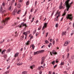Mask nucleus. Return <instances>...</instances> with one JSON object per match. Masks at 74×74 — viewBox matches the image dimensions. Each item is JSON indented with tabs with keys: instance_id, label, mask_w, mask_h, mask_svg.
<instances>
[{
	"instance_id": "1",
	"label": "nucleus",
	"mask_w": 74,
	"mask_h": 74,
	"mask_svg": "<svg viewBox=\"0 0 74 74\" xmlns=\"http://www.w3.org/2000/svg\"><path fill=\"white\" fill-rule=\"evenodd\" d=\"M70 1V0H67L65 3V4H64V5H66V7L67 8V11H69V8H70V7L71 6V5L72 4V2H71L70 4H69V1Z\"/></svg>"
},
{
	"instance_id": "2",
	"label": "nucleus",
	"mask_w": 74,
	"mask_h": 74,
	"mask_svg": "<svg viewBox=\"0 0 74 74\" xmlns=\"http://www.w3.org/2000/svg\"><path fill=\"white\" fill-rule=\"evenodd\" d=\"M66 19L67 20L68 19L71 20V21H73V16H72V15L70 14H69L68 15H67L66 17Z\"/></svg>"
},
{
	"instance_id": "3",
	"label": "nucleus",
	"mask_w": 74,
	"mask_h": 74,
	"mask_svg": "<svg viewBox=\"0 0 74 74\" xmlns=\"http://www.w3.org/2000/svg\"><path fill=\"white\" fill-rule=\"evenodd\" d=\"M10 18L8 17H6L5 20H3L2 21V23L3 25H5V23L7 24V21L9 20Z\"/></svg>"
},
{
	"instance_id": "4",
	"label": "nucleus",
	"mask_w": 74,
	"mask_h": 74,
	"mask_svg": "<svg viewBox=\"0 0 74 74\" xmlns=\"http://www.w3.org/2000/svg\"><path fill=\"white\" fill-rule=\"evenodd\" d=\"M44 52V50H42L36 52H34V55H37V54H38V53H42L43 52Z\"/></svg>"
},
{
	"instance_id": "5",
	"label": "nucleus",
	"mask_w": 74,
	"mask_h": 74,
	"mask_svg": "<svg viewBox=\"0 0 74 74\" xmlns=\"http://www.w3.org/2000/svg\"><path fill=\"white\" fill-rule=\"evenodd\" d=\"M70 41L66 40L65 42L64 45V46H67V45H69V44H70Z\"/></svg>"
},
{
	"instance_id": "6",
	"label": "nucleus",
	"mask_w": 74,
	"mask_h": 74,
	"mask_svg": "<svg viewBox=\"0 0 74 74\" xmlns=\"http://www.w3.org/2000/svg\"><path fill=\"white\" fill-rule=\"evenodd\" d=\"M50 54L51 55V56H52L53 55H53H57V53H56L55 50H53L52 52H50Z\"/></svg>"
},
{
	"instance_id": "7",
	"label": "nucleus",
	"mask_w": 74,
	"mask_h": 74,
	"mask_svg": "<svg viewBox=\"0 0 74 74\" xmlns=\"http://www.w3.org/2000/svg\"><path fill=\"white\" fill-rule=\"evenodd\" d=\"M47 25H48V23H45L44 24V25L43 26L42 30H44L45 28H47Z\"/></svg>"
},
{
	"instance_id": "8",
	"label": "nucleus",
	"mask_w": 74,
	"mask_h": 74,
	"mask_svg": "<svg viewBox=\"0 0 74 74\" xmlns=\"http://www.w3.org/2000/svg\"><path fill=\"white\" fill-rule=\"evenodd\" d=\"M23 26H25V28H26L27 27V25H26V24H24L23 23H22L21 24V25L19 26L20 27H22Z\"/></svg>"
},
{
	"instance_id": "9",
	"label": "nucleus",
	"mask_w": 74,
	"mask_h": 74,
	"mask_svg": "<svg viewBox=\"0 0 74 74\" xmlns=\"http://www.w3.org/2000/svg\"><path fill=\"white\" fill-rule=\"evenodd\" d=\"M0 10L1 12H2V14H3V13H4L5 12H6L5 10L3 9V8H2V6H1V7Z\"/></svg>"
},
{
	"instance_id": "10",
	"label": "nucleus",
	"mask_w": 74,
	"mask_h": 74,
	"mask_svg": "<svg viewBox=\"0 0 74 74\" xmlns=\"http://www.w3.org/2000/svg\"><path fill=\"white\" fill-rule=\"evenodd\" d=\"M62 4H63L62 3H61V4L59 8L60 9H64V7H63V6H62Z\"/></svg>"
},
{
	"instance_id": "11",
	"label": "nucleus",
	"mask_w": 74,
	"mask_h": 74,
	"mask_svg": "<svg viewBox=\"0 0 74 74\" xmlns=\"http://www.w3.org/2000/svg\"><path fill=\"white\" fill-rule=\"evenodd\" d=\"M18 55H19V53H17L14 55V56L15 58H16L18 56Z\"/></svg>"
},
{
	"instance_id": "12",
	"label": "nucleus",
	"mask_w": 74,
	"mask_h": 74,
	"mask_svg": "<svg viewBox=\"0 0 74 74\" xmlns=\"http://www.w3.org/2000/svg\"><path fill=\"white\" fill-rule=\"evenodd\" d=\"M42 62L41 63V64H42L43 63H44V58L43 57L42 58Z\"/></svg>"
},
{
	"instance_id": "13",
	"label": "nucleus",
	"mask_w": 74,
	"mask_h": 74,
	"mask_svg": "<svg viewBox=\"0 0 74 74\" xmlns=\"http://www.w3.org/2000/svg\"><path fill=\"white\" fill-rule=\"evenodd\" d=\"M12 10H13V8L12 6H10L8 9V10L10 11H11Z\"/></svg>"
},
{
	"instance_id": "14",
	"label": "nucleus",
	"mask_w": 74,
	"mask_h": 74,
	"mask_svg": "<svg viewBox=\"0 0 74 74\" xmlns=\"http://www.w3.org/2000/svg\"><path fill=\"white\" fill-rule=\"evenodd\" d=\"M30 44V41H28L27 42L25 43L26 45H29Z\"/></svg>"
},
{
	"instance_id": "15",
	"label": "nucleus",
	"mask_w": 74,
	"mask_h": 74,
	"mask_svg": "<svg viewBox=\"0 0 74 74\" xmlns=\"http://www.w3.org/2000/svg\"><path fill=\"white\" fill-rule=\"evenodd\" d=\"M17 11L16 10H14L13 12V15H15V13Z\"/></svg>"
},
{
	"instance_id": "16",
	"label": "nucleus",
	"mask_w": 74,
	"mask_h": 74,
	"mask_svg": "<svg viewBox=\"0 0 74 74\" xmlns=\"http://www.w3.org/2000/svg\"><path fill=\"white\" fill-rule=\"evenodd\" d=\"M66 32H62V36H63V35H66Z\"/></svg>"
},
{
	"instance_id": "17",
	"label": "nucleus",
	"mask_w": 74,
	"mask_h": 74,
	"mask_svg": "<svg viewBox=\"0 0 74 74\" xmlns=\"http://www.w3.org/2000/svg\"><path fill=\"white\" fill-rule=\"evenodd\" d=\"M51 46H52V43H50L48 45V46L49 48H50V47H51Z\"/></svg>"
},
{
	"instance_id": "18",
	"label": "nucleus",
	"mask_w": 74,
	"mask_h": 74,
	"mask_svg": "<svg viewBox=\"0 0 74 74\" xmlns=\"http://www.w3.org/2000/svg\"><path fill=\"white\" fill-rule=\"evenodd\" d=\"M35 67V65H33L30 66L31 69H33V68H34Z\"/></svg>"
},
{
	"instance_id": "19",
	"label": "nucleus",
	"mask_w": 74,
	"mask_h": 74,
	"mask_svg": "<svg viewBox=\"0 0 74 74\" xmlns=\"http://www.w3.org/2000/svg\"><path fill=\"white\" fill-rule=\"evenodd\" d=\"M29 1H28L27 2H26V5H29Z\"/></svg>"
},
{
	"instance_id": "20",
	"label": "nucleus",
	"mask_w": 74,
	"mask_h": 74,
	"mask_svg": "<svg viewBox=\"0 0 74 74\" xmlns=\"http://www.w3.org/2000/svg\"><path fill=\"white\" fill-rule=\"evenodd\" d=\"M6 51V50H4L2 52V54H4L5 53V52Z\"/></svg>"
},
{
	"instance_id": "21",
	"label": "nucleus",
	"mask_w": 74,
	"mask_h": 74,
	"mask_svg": "<svg viewBox=\"0 0 74 74\" xmlns=\"http://www.w3.org/2000/svg\"><path fill=\"white\" fill-rule=\"evenodd\" d=\"M20 39L21 40H23L24 39V36H22L20 37Z\"/></svg>"
},
{
	"instance_id": "22",
	"label": "nucleus",
	"mask_w": 74,
	"mask_h": 74,
	"mask_svg": "<svg viewBox=\"0 0 74 74\" xmlns=\"http://www.w3.org/2000/svg\"><path fill=\"white\" fill-rule=\"evenodd\" d=\"M21 62V59L20 58H18L17 59V62Z\"/></svg>"
},
{
	"instance_id": "23",
	"label": "nucleus",
	"mask_w": 74,
	"mask_h": 74,
	"mask_svg": "<svg viewBox=\"0 0 74 74\" xmlns=\"http://www.w3.org/2000/svg\"><path fill=\"white\" fill-rule=\"evenodd\" d=\"M69 49H70V48H69V47L67 48L66 49V51L67 52H69Z\"/></svg>"
},
{
	"instance_id": "24",
	"label": "nucleus",
	"mask_w": 74,
	"mask_h": 74,
	"mask_svg": "<svg viewBox=\"0 0 74 74\" xmlns=\"http://www.w3.org/2000/svg\"><path fill=\"white\" fill-rule=\"evenodd\" d=\"M27 74V72L24 71L22 73V74Z\"/></svg>"
},
{
	"instance_id": "25",
	"label": "nucleus",
	"mask_w": 74,
	"mask_h": 74,
	"mask_svg": "<svg viewBox=\"0 0 74 74\" xmlns=\"http://www.w3.org/2000/svg\"><path fill=\"white\" fill-rule=\"evenodd\" d=\"M23 34H24L25 36H27V32H24L23 33Z\"/></svg>"
},
{
	"instance_id": "26",
	"label": "nucleus",
	"mask_w": 74,
	"mask_h": 74,
	"mask_svg": "<svg viewBox=\"0 0 74 74\" xmlns=\"http://www.w3.org/2000/svg\"><path fill=\"white\" fill-rule=\"evenodd\" d=\"M3 57L5 58H7V55L6 54H5L3 56Z\"/></svg>"
},
{
	"instance_id": "27",
	"label": "nucleus",
	"mask_w": 74,
	"mask_h": 74,
	"mask_svg": "<svg viewBox=\"0 0 74 74\" xmlns=\"http://www.w3.org/2000/svg\"><path fill=\"white\" fill-rule=\"evenodd\" d=\"M64 62H61V64H60V65L61 66H62V65H64Z\"/></svg>"
},
{
	"instance_id": "28",
	"label": "nucleus",
	"mask_w": 74,
	"mask_h": 74,
	"mask_svg": "<svg viewBox=\"0 0 74 74\" xmlns=\"http://www.w3.org/2000/svg\"><path fill=\"white\" fill-rule=\"evenodd\" d=\"M41 26H42L41 25L40 27H39L38 29V30H40L41 29Z\"/></svg>"
},
{
	"instance_id": "29",
	"label": "nucleus",
	"mask_w": 74,
	"mask_h": 74,
	"mask_svg": "<svg viewBox=\"0 0 74 74\" xmlns=\"http://www.w3.org/2000/svg\"><path fill=\"white\" fill-rule=\"evenodd\" d=\"M1 6L2 7V8H3V7H4V6H5V4H4V3H2V5Z\"/></svg>"
},
{
	"instance_id": "30",
	"label": "nucleus",
	"mask_w": 74,
	"mask_h": 74,
	"mask_svg": "<svg viewBox=\"0 0 74 74\" xmlns=\"http://www.w3.org/2000/svg\"><path fill=\"white\" fill-rule=\"evenodd\" d=\"M71 59L72 60H73L74 59V55H73L71 57Z\"/></svg>"
},
{
	"instance_id": "31",
	"label": "nucleus",
	"mask_w": 74,
	"mask_h": 74,
	"mask_svg": "<svg viewBox=\"0 0 74 74\" xmlns=\"http://www.w3.org/2000/svg\"><path fill=\"white\" fill-rule=\"evenodd\" d=\"M32 48L33 49H34V48H35V46L33 45H32Z\"/></svg>"
},
{
	"instance_id": "32",
	"label": "nucleus",
	"mask_w": 74,
	"mask_h": 74,
	"mask_svg": "<svg viewBox=\"0 0 74 74\" xmlns=\"http://www.w3.org/2000/svg\"><path fill=\"white\" fill-rule=\"evenodd\" d=\"M21 10H20L18 11V12L17 13V14H19L20 13H21Z\"/></svg>"
},
{
	"instance_id": "33",
	"label": "nucleus",
	"mask_w": 74,
	"mask_h": 74,
	"mask_svg": "<svg viewBox=\"0 0 74 74\" xmlns=\"http://www.w3.org/2000/svg\"><path fill=\"white\" fill-rule=\"evenodd\" d=\"M22 63H18L17 64V66H20L21 65H22Z\"/></svg>"
},
{
	"instance_id": "34",
	"label": "nucleus",
	"mask_w": 74,
	"mask_h": 74,
	"mask_svg": "<svg viewBox=\"0 0 74 74\" xmlns=\"http://www.w3.org/2000/svg\"><path fill=\"white\" fill-rule=\"evenodd\" d=\"M34 17L33 18H32V20L31 21V23H32L34 21Z\"/></svg>"
},
{
	"instance_id": "35",
	"label": "nucleus",
	"mask_w": 74,
	"mask_h": 74,
	"mask_svg": "<svg viewBox=\"0 0 74 74\" xmlns=\"http://www.w3.org/2000/svg\"><path fill=\"white\" fill-rule=\"evenodd\" d=\"M17 33V32H15L16 34L15 35V37H17V36H18V34H16Z\"/></svg>"
},
{
	"instance_id": "36",
	"label": "nucleus",
	"mask_w": 74,
	"mask_h": 74,
	"mask_svg": "<svg viewBox=\"0 0 74 74\" xmlns=\"http://www.w3.org/2000/svg\"><path fill=\"white\" fill-rule=\"evenodd\" d=\"M69 56H70V53H68L67 55V58H69Z\"/></svg>"
},
{
	"instance_id": "37",
	"label": "nucleus",
	"mask_w": 74,
	"mask_h": 74,
	"mask_svg": "<svg viewBox=\"0 0 74 74\" xmlns=\"http://www.w3.org/2000/svg\"><path fill=\"white\" fill-rule=\"evenodd\" d=\"M58 15V11L57 12V13H56V14H55L56 16L57 15Z\"/></svg>"
},
{
	"instance_id": "38",
	"label": "nucleus",
	"mask_w": 74,
	"mask_h": 74,
	"mask_svg": "<svg viewBox=\"0 0 74 74\" xmlns=\"http://www.w3.org/2000/svg\"><path fill=\"white\" fill-rule=\"evenodd\" d=\"M54 21H58V19L57 18H55Z\"/></svg>"
},
{
	"instance_id": "39",
	"label": "nucleus",
	"mask_w": 74,
	"mask_h": 74,
	"mask_svg": "<svg viewBox=\"0 0 74 74\" xmlns=\"http://www.w3.org/2000/svg\"><path fill=\"white\" fill-rule=\"evenodd\" d=\"M31 18H32V15H30L29 16V19H31Z\"/></svg>"
},
{
	"instance_id": "40",
	"label": "nucleus",
	"mask_w": 74,
	"mask_h": 74,
	"mask_svg": "<svg viewBox=\"0 0 74 74\" xmlns=\"http://www.w3.org/2000/svg\"><path fill=\"white\" fill-rule=\"evenodd\" d=\"M10 52V49H9L7 50V52Z\"/></svg>"
},
{
	"instance_id": "41",
	"label": "nucleus",
	"mask_w": 74,
	"mask_h": 74,
	"mask_svg": "<svg viewBox=\"0 0 74 74\" xmlns=\"http://www.w3.org/2000/svg\"><path fill=\"white\" fill-rule=\"evenodd\" d=\"M55 61H53V62H52V64L53 65L55 64Z\"/></svg>"
},
{
	"instance_id": "42",
	"label": "nucleus",
	"mask_w": 74,
	"mask_h": 74,
	"mask_svg": "<svg viewBox=\"0 0 74 74\" xmlns=\"http://www.w3.org/2000/svg\"><path fill=\"white\" fill-rule=\"evenodd\" d=\"M37 1H35V5H37Z\"/></svg>"
},
{
	"instance_id": "43",
	"label": "nucleus",
	"mask_w": 74,
	"mask_h": 74,
	"mask_svg": "<svg viewBox=\"0 0 74 74\" xmlns=\"http://www.w3.org/2000/svg\"><path fill=\"white\" fill-rule=\"evenodd\" d=\"M26 14H27V13L26 12V11L25 14L23 16V17H24L25 16H26Z\"/></svg>"
},
{
	"instance_id": "44",
	"label": "nucleus",
	"mask_w": 74,
	"mask_h": 74,
	"mask_svg": "<svg viewBox=\"0 0 74 74\" xmlns=\"http://www.w3.org/2000/svg\"><path fill=\"white\" fill-rule=\"evenodd\" d=\"M56 27H58V24H56Z\"/></svg>"
},
{
	"instance_id": "45",
	"label": "nucleus",
	"mask_w": 74,
	"mask_h": 74,
	"mask_svg": "<svg viewBox=\"0 0 74 74\" xmlns=\"http://www.w3.org/2000/svg\"><path fill=\"white\" fill-rule=\"evenodd\" d=\"M65 15H66V13H64L62 14V16H65Z\"/></svg>"
},
{
	"instance_id": "46",
	"label": "nucleus",
	"mask_w": 74,
	"mask_h": 74,
	"mask_svg": "<svg viewBox=\"0 0 74 74\" xmlns=\"http://www.w3.org/2000/svg\"><path fill=\"white\" fill-rule=\"evenodd\" d=\"M45 42H46V44H48L49 43V42L47 40L45 41Z\"/></svg>"
},
{
	"instance_id": "47",
	"label": "nucleus",
	"mask_w": 74,
	"mask_h": 74,
	"mask_svg": "<svg viewBox=\"0 0 74 74\" xmlns=\"http://www.w3.org/2000/svg\"><path fill=\"white\" fill-rule=\"evenodd\" d=\"M8 73H9V72H8V71H7L4 74H8Z\"/></svg>"
},
{
	"instance_id": "48",
	"label": "nucleus",
	"mask_w": 74,
	"mask_h": 74,
	"mask_svg": "<svg viewBox=\"0 0 74 74\" xmlns=\"http://www.w3.org/2000/svg\"><path fill=\"white\" fill-rule=\"evenodd\" d=\"M64 73L65 74H68L67 73V71H65L64 72Z\"/></svg>"
},
{
	"instance_id": "49",
	"label": "nucleus",
	"mask_w": 74,
	"mask_h": 74,
	"mask_svg": "<svg viewBox=\"0 0 74 74\" xmlns=\"http://www.w3.org/2000/svg\"><path fill=\"white\" fill-rule=\"evenodd\" d=\"M53 45H55V42L54 40H53Z\"/></svg>"
},
{
	"instance_id": "50",
	"label": "nucleus",
	"mask_w": 74,
	"mask_h": 74,
	"mask_svg": "<svg viewBox=\"0 0 74 74\" xmlns=\"http://www.w3.org/2000/svg\"><path fill=\"white\" fill-rule=\"evenodd\" d=\"M53 14H54V11L53 13H52L51 15V17H52V16H53Z\"/></svg>"
},
{
	"instance_id": "51",
	"label": "nucleus",
	"mask_w": 74,
	"mask_h": 74,
	"mask_svg": "<svg viewBox=\"0 0 74 74\" xmlns=\"http://www.w3.org/2000/svg\"><path fill=\"white\" fill-rule=\"evenodd\" d=\"M19 2L20 3H22V2H23V0H20L19 1Z\"/></svg>"
},
{
	"instance_id": "52",
	"label": "nucleus",
	"mask_w": 74,
	"mask_h": 74,
	"mask_svg": "<svg viewBox=\"0 0 74 74\" xmlns=\"http://www.w3.org/2000/svg\"><path fill=\"white\" fill-rule=\"evenodd\" d=\"M52 74V71H50L49 73V74Z\"/></svg>"
},
{
	"instance_id": "53",
	"label": "nucleus",
	"mask_w": 74,
	"mask_h": 74,
	"mask_svg": "<svg viewBox=\"0 0 74 74\" xmlns=\"http://www.w3.org/2000/svg\"><path fill=\"white\" fill-rule=\"evenodd\" d=\"M30 31H29L28 32H27V34H29V33H30Z\"/></svg>"
},
{
	"instance_id": "54",
	"label": "nucleus",
	"mask_w": 74,
	"mask_h": 74,
	"mask_svg": "<svg viewBox=\"0 0 74 74\" xmlns=\"http://www.w3.org/2000/svg\"><path fill=\"white\" fill-rule=\"evenodd\" d=\"M26 21V18H24L23 20V21L25 22V21Z\"/></svg>"
},
{
	"instance_id": "55",
	"label": "nucleus",
	"mask_w": 74,
	"mask_h": 74,
	"mask_svg": "<svg viewBox=\"0 0 74 74\" xmlns=\"http://www.w3.org/2000/svg\"><path fill=\"white\" fill-rule=\"evenodd\" d=\"M3 27L2 26H0V29H3Z\"/></svg>"
},
{
	"instance_id": "56",
	"label": "nucleus",
	"mask_w": 74,
	"mask_h": 74,
	"mask_svg": "<svg viewBox=\"0 0 74 74\" xmlns=\"http://www.w3.org/2000/svg\"><path fill=\"white\" fill-rule=\"evenodd\" d=\"M59 16H60V15H58V16H57V17H56L57 18V19H58V17H59Z\"/></svg>"
},
{
	"instance_id": "57",
	"label": "nucleus",
	"mask_w": 74,
	"mask_h": 74,
	"mask_svg": "<svg viewBox=\"0 0 74 74\" xmlns=\"http://www.w3.org/2000/svg\"><path fill=\"white\" fill-rule=\"evenodd\" d=\"M39 73H40V74H42V71H40Z\"/></svg>"
},
{
	"instance_id": "58",
	"label": "nucleus",
	"mask_w": 74,
	"mask_h": 74,
	"mask_svg": "<svg viewBox=\"0 0 74 74\" xmlns=\"http://www.w3.org/2000/svg\"><path fill=\"white\" fill-rule=\"evenodd\" d=\"M45 47V45H44L43 46H42L41 47V48H43L44 47Z\"/></svg>"
},
{
	"instance_id": "59",
	"label": "nucleus",
	"mask_w": 74,
	"mask_h": 74,
	"mask_svg": "<svg viewBox=\"0 0 74 74\" xmlns=\"http://www.w3.org/2000/svg\"><path fill=\"white\" fill-rule=\"evenodd\" d=\"M15 2V0H12V3H14V2Z\"/></svg>"
},
{
	"instance_id": "60",
	"label": "nucleus",
	"mask_w": 74,
	"mask_h": 74,
	"mask_svg": "<svg viewBox=\"0 0 74 74\" xmlns=\"http://www.w3.org/2000/svg\"><path fill=\"white\" fill-rule=\"evenodd\" d=\"M10 66H8L7 68V70H8V69H10Z\"/></svg>"
},
{
	"instance_id": "61",
	"label": "nucleus",
	"mask_w": 74,
	"mask_h": 74,
	"mask_svg": "<svg viewBox=\"0 0 74 74\" xmlns=\"http://www.w3.org/2000/svg\"><path fill=\"white\" fill-rule=\"evenodd\" d=\"M38 22V20H37L36 21V23H37Z\"/></svg>"
},
{
	"instance_id": "62",
	"label": "nucleus",
	"mask_w": 74,
	"mask_h": 74,
	"mask_svg": "<svg viewBox=\"0 0 74 74\" xmlns=\"http://www.w3.org/2000/svg\"><path fill=\"white\" fill-rule=\"evenodd\" d=\"M38 70H40V69H41V67H39L38 68Z\"/></svg>"
},
{
	"instance_id": "63",
	"label": "nucleus",
	"mask_w": 74,
	"mask_h": 74,
	"mask_svg": "<svg viewBox=\"0 0 74 74\" xmlns=\"http://www.w3.org/2000/svg\"><path fill=\"white\" fill-rule=\"evenodd\" d=\"M57 67V65H56L54 66V68H56V67Z\"/></svg>"
},
{
	"instance_id": "64",
	"label": "nucleus",
	"mask_w": 74,
	"mask_h": 74,
	"mask_svg": "<svg viewBox=\"0 0 74 74\" xmlns=\"http://www.w3.org/2000/svg\"><path fill=\"white\" fill-rule=\"evenodd\" d=\"M52 74H58V73H56V74H55V72H53L52 73Z\"/></svg>"
}]
</instances>
